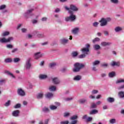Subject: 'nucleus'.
Here are the masks:
<instances>
[{"label": "nucleus", "instance_id": "1", "mask_svg": "<svg viewBox=\"0 0 124 124\" xmlns=\"http://www.w3.org/2000/svg\"><path fill=\"white\" fill-rule=\"evenodd\" d=\"M68 13L70 14V16L65 18V21L66 22H73V21L76 19V16L74 15L73 11L69 10Z\"/></svg>", "mask_w": 124, "mask_h": 124}, {"label": "nucleus", "instance_id": "2", "mask_svg": "<svg viewBox=\"0 0 124 124\" xmlns=\"http://www.w3.org/2000/svg\"><path fill=\"white\" fill-rule=\"evenodd\" d=\"M84 67H85V65L83 63L76 62L74 64V68L73 69V72H79Z\"/></svg>", "mask_w": 124, "mask_h": 124}, {"label": "nucleus", "instance_id": "3", "mask_svg": "<svg viewBox=\"0 0 124 124\" xmlns=\"http://www.w3.org/2000/svg\"><path fill=\"white\" fill-rule=\"evenodd\" d=\"M34 10V9L33 8L27 10L26 12L24 14V17H25L26 19H28V18H30V17L33 16V14L32 12Z\"/></svg>", "mask_w": 124, "mask_h": 124}, {"label": "nucleus", "instance_id": "4", "mask_svg": "<svg viewBox=\"0 0 124 124\" xmlns=\"http://www.w3.org/2000/svg\"><path fill=\"white\" fill-rule=\"evenodd\" d=\"M86 47H83L81 49V51L82 54H85V55H88L89 52H90V47H91V45L89 44H86L85 45Z\"/></svg>", "mask_w": 124, "mask_h": 124}, {"label": "nucleus", "instance_id": "5", "mask_svg": "<svg viewBox=\"0 0 124 124\" xmlns=\"http://www.w3.org/2000/svg\"><path fill=\"white\" fill-rule=\"evenodd\" d=\"M31 58H28L26 61L25 67L28 70H30L31 68Z\"/></svg>", "mask_w": 124, "mask_h": 124}, {"label": "nucleus", "instance_id": "6", "mask_svg": "<svg viewBox=\"0 0 124 124\" xmlns=\"http://www.w3.org/2000/svg\"><path fill=\"white\" fill-rule=\"evenodd\" d=\"M64 8L68 11H69V10H72V11H78V8H77V7H76V6H75L73 4H71L70 5V8H69L67 6H65L64 7Z\"/></svg>", "mask_w": 124, "mask_h": 124}, {"label": "nucleus", "instance_id": "7", "mask_svg": "<svg viewBox=\"0 0 124 124\" xmlns=\"http://www.w3.org/2000/svg\"><path fill=\"white\" fill-rule=\"evenodd\" d=\"M14 38L13 37H10L8 39H6L5 38H2L0 39V42L1 43H7L8 42H10V41L13 40Z\"/></svg>", "mask_w": 124, "mask_h": 124}, {"label": "nucleus", "instance_id": "8", "mask_svg": "<svg viewBox=\"0 0 124 124\" xmlns=\"http://www.w3.org/2000/svg\"><path fill=\"white\" fill-rule=\"evenodd\" d=\"M17 94L20 96H25L26 95V93L22 89V88H18L17 89Z\"/></svg>", "mask_w": 124, "mask_h": 124}, {"label": "nucleus", "instance_id": "9", "mask_svg": "<svg viewBox=\"0 0 124 124\" xmlns=\"http://www.w3.org/2000/svg\"><path fill=\"white\" fill-rule=\"evenodd\" d=\"M99 22L101 23L100 24V26H101V27H105V26H107V22L105 18H102Z\"/></svg>", "mask_w": 124, "mask_h": 124}, {"label": "nucleus", "instance_id": "10", "mask_svg": "<svg viewBox=\"0 0 124 124\" xmlns=\"http://www.w3.org/2000/svg\"><path fill=\"white\" fill-rule=\"evenodd\" d=\"M33 33L34 35H36L39 38H42V37H44L45 36L44 33H39V32L36 31H34Z\"/></svg>", "mask_w": 124, "mask_h": 124}, {"label": "nucleus", "instance_id": "11", "mask_svg": "<svg viewBox=\"0 0 124 124\" xmlns=\"http://www.w3.org/2000/svg\"><path fill=\"white\" fill-rule=\"evenodd\" d=\"M52 83L54 84L55 85H59L60 83H61V81L59 79V78L56 77L52 78Z\"/></svg>", "mask_w": 124, "mask_h": 124}, {"label": "nucleus", "instance_id": "12", "mask_svg": "<svg viewBox=\"0 0 124 124\" xmlns=\"http://www.w3.org/2000/svg\"><path fill=\"white\" fill-rule=\"evenodd\" d=\"M44 96V93L42 92L38 93L37 94L36 97L37 99H42Z\"/></svg>", "mask_w": 124, "mask_h": 124}, {"label": "nucleus", "instance_id": "13", "mask_svg": "<svg viewBox=\"0 0 124 124\" xmlns=\"http://www.w3.org/2000/svg\"><path fill=\"white\" fill-rule=\"evenodd\" d=\"M112 44V43L107 42H102L101 43V46L105 47V46H110Z\"/></svg>", "mask_w": 124, "mask_h": 124}, {"label": "nucleus", "instance_id": "14", "mask_svg": "<svg viewBox=\"0 0 124 124\" xmlns=\"http://www.w3.org/2000/svg\"><path fill=\"white\" fill-rule=\"evenodd\" d=\"M81 79H82V76L80 75H77L75 76L74 78H73L74 81H80V80H81Z\"/></svg>", "mask_w": 124, "mask_h": 124}, {"label": "nucleus", "instance_id": "15", "mask_svg": "<svg viewBox=\"0 0 124 124\" xmlns=\"http://www.w3.org/2000/svg\"><path fill=\"white\" fill-rule=\"evenodd\" d=\"M19 114H20L19 110H15L12 112V115L14 117H18Z\"/></svg>", "mask_w": 124, "mask_h": 124}, {"label": "nucleus", "instance_id": "16", "mask_svg": "<svg viewBox=\"0 0 124 124\" xmlns=\"http://www.w3.org/2000/svg\"><path fill=\"white\" fill-rule=\"evenodd\" d=\"M43 56V54H41L40 52H37L35 53L34 57L36 60H38L39 58H41Z\"/></svg>", "mask_w": 124, "mask_h": 124}, {"label": "nucleus", "instance_id": "17", "mask_svg": "<svg viewBox=\"0 0 124 124\" xmlns=\"http://www.w3.org/2000/svg\"><path fill=\"white\" fill-rule=\"evenodd\" d=\"M111 66H120V62L112 61L110 64Z\"/></svg>", "mask_w": 124, "mask_h": 124}, {"label": "nucleus", "instance_id": "18", "mask_svg": "<svg viewBox=\"0 0 124 124\" xmlns=\"http://www.w3.org/2000/svg\"><path fill=\"white\" fill-rule=\"evenodd\" d=\"M79 32V28H75L72 30V33L73 34H77Z\"/></svg>", "mask_w": 124, "mask_h": 124}, {"label": "nucleus", "instance_id": "19", "mask_svg": "<svg viewBox=\"0 0 124 124\" xmlns=\"http://www.w3.org/2000/svg\"><path fill=\"white\" fill-rule=\"evenodd\" d=\"M61 44H66L68 42V39L65 38H62L60 40Z\"/></svg>", "mask_w": 124, "mask_h": 124}, {"label": "nucleus", "instance_id": "20", "mask_svg": "<svg viewBox=\"0 0 124 124\" xmlns=\"http://www.w3.org/2000/svg\"><path fill=\"white\" fill-rule=\"evenodd\" d=\"M115 76H116V73L114 71L108 73V77H109V78H113L115 77Z\"/></svg>", "mask_w": 124, "mask_h": 124}, {"label": "nucleus", "instance_id": "21", "mask_svg": "<svg viewBox=\"0 0 124 124\" xmlns=\"http://www.w3.org/2000/svg\"><path fill=\"white\" fill-rule=\"evenodd\" d=\"M108 102L109 103H112L115 101V99L113 97H108L107 99Z\"/></svg>", "mask_w": 124, "mask_h": 124}, {"label": "nucleus", "instance_id": "22", "mask_svg": "<svg viewBox=\"0 0 124 124\" xmlns=\"http://www.w3.org/2000/svg\"><path fill=\"white\" fill-rule=\"evenodd\" d=\"M118 96L120 98H124V92L123 91H120L118 93Z\"/></svg>", "mask_w": 124, "mask_h": 124}, {"label": "nucleus", "instance_id": "23", "mask_svg": "<svg viewBox=\"0 0 124 124\" xmlns=\"http://www.w3.org/2000/svg\"><path fill=\"white\" fill-rule=\"evenodd\" d=\"M98 113V110L96 109H93L90 112V115H94Z\"/></svg>", "mask_w": 124, "mask_h": 124}, {"label": "nucleus", "instance_id": "24", "mask_svg": "<svg viewBox=\"0 0 124 124\" xmlns=\"http://www.w3.org/2000/svg\"><path fill=\"white\" fill-rule=\"evenodd\" d=\"M39 77L41 80H44V79H46L48 77L46 75H40Z\"/></svg>", "mask_w": 124, "mask_h": 124}, {"label": "nucleus", "instance_id": "25", "mask_svg": "<svg viewBox=\"0 0 124 124\" xmlns=\"http://www.w3.org/2000/svg\"><path fill=\"white\" fill-rule=\"evenodd\" d=\"M49 90L51 92H55V91H56V90H57V87H56V86H51L49 87Z\"/></svg>", "mask_w": 124, "mask_h": 124}, {"label": "nucleus", "instance_id": "26", "mask_svg": "<svg viewBox=\"0 0 124 124\" xmlns=\"http://www.w3.org/2000/svg\"><path fill=\"white\" fill-rule=\"evenodd\" d=\"M78 52L77 51H73L71 54L72 57H73V58H76V57L78 56Z\"/></svg>", "mask_w": 124, "mask_h": 124}, {"label": "nucleus", "instance_id": "27", "mask_svg": "<svg viewBox=\"0 0 124 124\" xmlns=\"http://www.w3.org/2000/svg\"><path fill=\"white\" fill-rule=\"evenodd\" d=\"M46 97L47 98H51V97H53V93H48L46 94Z\"/></svg>", "mask_w": 124, "mask_h": 124}, {"label": "nucleus", "instance_id": "28", "mask_svg": "<svg viewBox=\"0 0 124 124\" xmlns=\"http://www.w3.org/2000/svg\"><path fill=\"white\" fill-rule=\"evenodd\" d=\"M121 83H124V79L120 78L116 81V84H120Z\"/></svg>", "mask_w": 124, "mask_h": 124}, {"label": "nucleus", "instance_id": "29", "mask_svg": "<svg viewBox=\"0 0 124 124\" xmlns=\"http://www.w3.org/2000/svg\"><path fill=\"white\" fill-rule=\"evenodd\" d=\"M5 73L8 75H10V76H11L13 78H15V76H14V75H13V74L10 73L9 71H5Z\"/></svg>", "mask_w": 124, "mask_h": 124}, {"label": "nucleus", "instance_id": "30", "mask_svg": "<svg viewBox=\"0 0 124 124\" xmlns=\"http://www.w3.org/2000/svg\"><path fill=\"white\" fill-rule=\"evenodd\" d=\"M77 119H78V115H75L72 116L70 118V119L71 121L76 120H77Z\"/></svg>", "mask_w": 124, "mask_h": 124}, {"label": "nucleus", "instance_id": "31", "mask_svg": "<svg viewBox=\"0 0 124 124\" xmlns=\"http://www.w3.org/2000/svg\"><path fill=\"white\" fill-rule=\"evenodd\" d=\"M88 101V100L87 99H81L79 100V103H81V104H83L84 103H86Z\"/></svg>", "mask_w": 124, "mask_h": 124}, {"label": "nucleus", "instance_id": "32", "mask_svg": "<svg viewBox=\"0 0 124 124\" xmlns=\"http://www.w3.org/2000/svg\"><path fill=\"white\" fill-rule=\"evenodd\" d=\"M100 63V61L98 60H96V61H95L94 62H93V66L95 65H98V64H99Z\"/></svg>", "mask_w": 124, "mask_h": 124}, {"label": "nucleus", "instance_id": "33", "mask_svg": "<svg viewBox=\"0 0 124 124\" xmlns=\"http://www.w3.org/2000/svg\"><path fill=\"white\" fill-rule=\"evenodd\" d=\"M10 34V32L9 31H4L2 33V36H7V35H9Z\"/></svg>", "mask_w": 124, "mask_h": 124}, {"label": "nucleus", "instance_id": "34", "mask_svg": "<svg viewBox=\"0 0 124 124\" xmlns=\"http://www.w3.org/2000/svg\"><path fill=\"white\" fill-rule=\"evenodd\" d=\"M5 62L8 63L9 62H12V59L11 58H7L4 60Z\"/></svg>", "mask_w": 124, "mask_h": 124}, {"label": "nucleus", "instance_id": "35", "mask_svg": "<svg viewBox=\"0 0 124 124\" xmlns=\"http://www.w3.org/2000/svg\"><path fill=\"white\" fill-rule=\"evenodd\" d=\"M93 48H94V50H99L100 49V46L98 45H95L93 46Z\"/></svg>", "mask_w": 124, "mask_h": 124}, {"label": "nucleus", "instance_id": "36", "mask_svg": "<svg viewBox=\"0 0 124 124\" xmlns=\"http://www.w3.org/2000/svg\"><path fill=\"white\" fill-rule=\"evenodd\" d=\"M43 112H44V113H48V112H49V108H48L46 107H44V108H43L42 109Z\"/></svg>", "mask_w": 124, "mask_h": 124}, {"label": "nucleus", "instance_id": "37", "mask_svg": "<svg viewBox=\"0 0 124 124\" xmlns=\"http://www.w3.org/2000/svg\"><path fill=\"white\" fill-rule=\"evenodd\" d=\"M70 116V113L66 112L63 114L64 118H68Z\"/></svg>", "mask_w": 124, "mask_h": 124}, {"label": "nucleus", "instance_id": "38", "mask_svg": "<svg viewBox=\"0 0 124 124\" xmlns=\"http://www.w3.org/2000/svg\"><path fill=\"white\" fill-rule=\"evenodd\" d=\"M114 31L116 32H119V31H122V28L121 27H117L115 28Z\"/></svg>", "mask_w": 124, "mask_h": 124}, {"label": "nucleus", "instance_id": "39", "mask_svg": "<svg viewBox=\"0 0 124 124\" xmlns=\"http://www.w3.org/2000/svg\"><path fill=\"white\" fill-rule=\"evenodd\" d=\"M91 107L92 109H93L94 108H96L97 107V106L96 105V104L94 103H93L91 104Z\"/></svg>", "mask_w": 124, "mask_h": 124}, {"label": "nucleus", "instance_id": "40", "mask_svg": "<svg viewBox=\"0 0 124 124\" xmlns=\"http://www.w3.org/2000/svg\"><path fill=\"white\" fill-rule=\"evenodd\" d=\"M56 65H57V64L56 63H51L49 64V67L50 68H54V67H55V66H56Z\"/></svg>", "mask_w": 124, "mask_h": 124}, {"label": "nucleus", "instance_id": "41", "mask_svg": "<svg viewBox=\"0 0 124 124\" xmlns=\"http://www.w3.org/2000/svg\"><path fill=\"white\" fill-rule=\"evenodd\" d=\"M18 51H19V49H18V48H15L12 50L11 52L13 54H15V53L18 52Z\"/></svg>", "mask_w": 124, "mask_h": 124}, {"label": "nucleus", "instance_id": "42", "mask_svg": "<svg viewBox=\"0 0 124 124\" xmlns=\"http://www.w3.org/2000/svg\"><path fill=\"white\" fill-rule=\"evenodd\" d=\"M98 25H99V23L97 22H95L93 24V27H94L95 28H97V27L98 26Z\"/></svg>", "mask_w": 124, "mask_h": 124}, {"label": "nucleus", "instance_id": "43", "mask_svg": "<svg viewBox=\"0 0 124 124\" xmlns=\"http://www.w3.org/2000/svg\"><path fill=\"white\" fill-rule=\"evenodd\" d=\"M100 40V39L99 38L96 37L93 40V43H95V42H97V41H99Z\"/></svg>", "mask_w": 124, "mask_h": 124}, {"label": "nucleus", "instance_id": "44", "mask_svg": "<svg viewBox=\"0 0 124 124\" xmlns=\"http://www.w3.org/2000/svg\"><path fill=\"white\" fill-rule=\"evenodd\" d=\"M86 55L87 54H85L83 53V54H81L79 56H78V59H84V58H85L86 57Z\"/></svg>", "mask_w": 124, "mask_h": 124}, {"label": "nucleus", "instance_id": "45", "mask_svg": "<svg viewBox=\"0 0 124 124\" xmlns=\"http://www.w3.org/2000/svg\"><path fill=\"white\" fill-rule=\"evenodd\" d=\"M21 61V59L19 58H16L14 59V62H20Z\"/></svg>", "mask_w": 124, "mask_h": 124}, {"label": "nucleus", "instance_id": "46", "mask_svg": "<svg viewBox=\"0 0 124 124\" xmlns=\"http://www.w3.org/2000/svg\"><path fill=\"white\" fill-rule=\"evenodd\" d=\"M50 108L51 109V110H56V109H57V108H58V107L56 106H50Z\"/></svg>", "mask_w": 124, "mask_h": 124}, {"label": "nucleus", "instance_id": "47", "mask_svg": "<svg viewBox=\"0 0 124 124\" xmlns=\"http://www.w3.org/2000/svg\"><path fill=\"white\" fill-rule=\"evenodd\" d=\"M110 2L112 3H114V4H117L119 2L118 0H110Z\"/></svg>", "mask_w": 124, "mask_h": 124}, {"label": "nucleus", "instance_id": "48", "mask_svg": "<svg viewBox=\"0 0 124 124\" xmlns=\"http://www.w3.org/2000/svg\"><path fill=\"white\" fill-rule=\"evenodd\" d=\"M110 124H115L116 123V119H111L109 120Z\"/></svg>", "mask_w": 124, "mask_h": 124}, {"label": "nucleus", "instance_id": "49", "mask_svg": "<svg viewBox=\"0 0 124 124\" xmlns=\"http://www.w3.org/2000/svg\"><path fill=\"white\" fill-rule=\"evenodd\" d=\"M78 123V120H72L70 123V124H77Z\"/></svg>", "mask_w": 124, "mask_h": 124}, {"label": "nucleus", "instance_id": "50", "mask_svg": "<svg viewBox=\"0 0 124 124\" xmlns=\"http://www.w3.org/2000/svg\"><path fill=\"white\" fill-rule=\"evenodd\" d=\"M98 93V91L95 90H93L92 91V94H96V93Z\"/></svg>", "mask_w": 124, "mask_h": 124}, {"label": "nucleus", "instance_id": "51", "mask_svg": "<svg viewBox=\"0 0 124 124\" xmlns=\"http://www.w3.org/2000/svg\"><path fill=\"white\" fill-rule=\"evenodd\" d=\"M5 106L6 107H8V106H9L10 105V100H8L5 104Z\"/></svg>", "mask_w": 124, "mask_h": 124}, {"label": "nucleus", "instance_id": "52", "mask_svg": "<svg viewBox=\"0 0 124 124\" xmlns=\"http://www.w3.org/2000/svg\"><path fill=\"white\" fill-rule=\"evenodd\" d=\"M103 33L106 36H108V35H109V32L107 31H104Z\"/></svg>", "mask_w": 124, "mask_h": 124}, {"label": "nucleus", "instance_id": "53", "mask_svg": "<svg viewBox=\"0 0 124 124\" xmlns=\"http://www.w3.org/2000/svg\"><path fill=\"white\" fill-rule=\"evenodd\" d=\"M61 124H69V121H62L60 123Z\"/></svg>", "mask_w": 124, "mask_h": 124}, {"label": "nucleus", "instance_id": "54", "mask_svg": "<svg viewBox=\"0 0 124 124\" xmlns=\"http://www.w3.org/2000/svg\"><path fill=\"white\" fill-rule=\"evenodd\" d=\"M20 107H21V104H17L14 107V108H15L16 109H17V108H20Z\"/></svg>", "mask_w": 124, "mask_h": 124}, {"label": "nucleus", "instance_id": "55", "mask_svg": "<svg viewBox=\"0 0 124 124\" xmlns=\"http://www.w3.org/2000/svg\"><path fill=\"white\" fill-rule=\"evenodd\" d=\"M73 99V98L70 97V98H66L64 100L65 101H70V100H72Z\"/></svg>", "mask_w": 124, "mask_h": 124}, {"label": "nucleus", "instance_id": "56", "mask_svg": "<svg viewBox=\"0 0 124 124\" xmlns=\"http://www.w3.org/2000/svg\"><path fill=\"white\" fill-rule=\"evenodd\" d=\"M93 120V118L92 117H88L86 119V122H92Z\"/></svg>", "mask_w": 124, "mask_h": 124}, {"label": "nucleus", "instance_id": "57", "mask_svg": "<svg viewBox=\"0 0 124 124\" xmlns=\"http://www.w3.org/2000/svg\"><path fill=\"white\" fill-rule=\"evenodd\" d=\"M7 48L12 49L13 48V46L12 45H7L6 46Z\"/></svg>", "mask_w": 124, "mask_h": 124}, {"label": "nucleus", "instance_id": "58", "mask_svg": "<svg viewBox=\"0 0 124 124\" xmlns=\"http://www.w3.org/2000/svg\"><path fill=\"white\" fill-rule=\"evenodd\" d=\"M6 7V6L5 5H2L0 6V10H2V9H4Z\"/></svg>", "mask_w": 124, "mask_h": 124}, {"label": "nucleus", "instance_id": "59", "mask_svg": "<svg viewBox=\"0 0 124 124\" xmlns=\"http://www.w3.org/2000/svg\"><path fill=\"white\" fill-rule=\"evenodd\" d=\"M82 119V120H87V119H88V115L87 114L83 115Z\"/></svg>", "mask_w": 124, "mask_h": 124}, {"label": "nucleus", "instance_id": "60", "mask_svg": "<svg viewBox=\"0 0 124 124\" xmlns=\"http://www.w3.org/2000/svg\"><path fill=\"white\" fill-rule=\"evenodd\" d=\"M105 20H106V21L107 22V23L108 24V22H110L111 18L107 17V18H105Z\"/></svg>", "mask_w": 124, "mask_h": 124}, {"label": "nucleus", "instance_id": "61", "mask_svg": "<svg viewBox=\"0 0 124 124\" xmlns=\"http://www.w3.org/2000/svg\"><path fill=\"white\" fill-rule=\"evenodd\" d=\"M124 85H122L118 88V90H124Z\"/></svg>", "mask_w": 124, "mask_h": 124}, {"label": "nucleus", "instance_id": "62", "mask_svg": "<svg viewBox=\"0 0 124 124\" xmlns=\"http://www.w3.org/2000/svg\"><path fill=\"white\" fill-rule=\"evenodd\" d=\"M3 83H5V79H0V85H2Z\"/></svg>", "mask_w": 124, "mask_h": 124}, {"label": "nucleus", "instance_id": "63", "mask_svg": "<svg viewBox=\"0 0 124 124\" xmlns=\"http://www.w3.org/2000/svg\"><path fill=\"white\" fill-rule=\"evenodd\" d=\"M47 20H48V18L47 17H43L41 19V20L42 21V22H45Z\"/></svg>", "mask_w": 124, "mask_h": 124}, {"label": "nucleus", "instance_id": "64", "mask_svg": "<svg viewBox=\"0 0 124 124\" xmlns=\"http://www.w3.org/2000/svg\"><path fill=\"white\" fill-rule=\"evenodd\" d=\"M27 29L25 28H22L21 29L22 32H27Z\"/></svg>", "mask_w": 124, "mask_h": 124}]
</instances>
